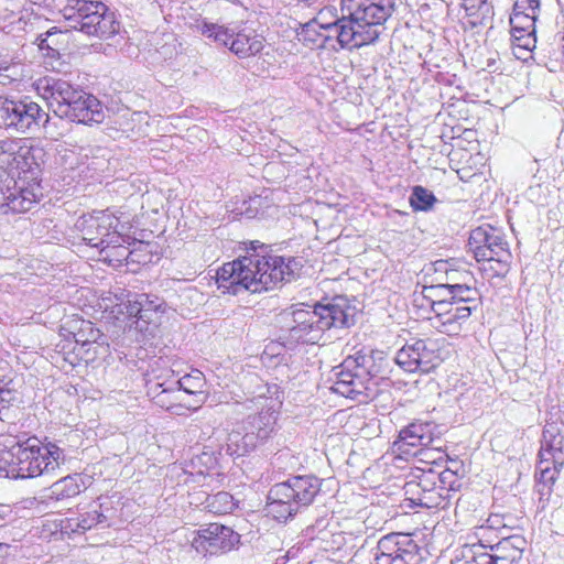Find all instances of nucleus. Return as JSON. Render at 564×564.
<instances>
[{
	"mask_svg": "<svg viewBox=\"0 0 564 564\" xmlns=\"http://www.w3.org/2000/svg\"><path fill=\"white\" fill-rule=\"evenodd\" d=\"M250 245L254 253L227 262L217 271L216 283L221 293H260L299 276L303 268L301 258L260 254L257 249L267 246L259 241Z\"/></svg>",
	"mask_w": 564,
	"mask_h": 564,
	"instance_id": "obj_1",
	"label": "nucleus"
},
{
	"mask_svg": "<svg viewBox=\"0 0 564 564\" xmlns=\"http://www.w3.org/2000/svg\"><path fill=\"white\" fill-rule=\"evenodd\" d=\"M66 462L65 451L37 437L6 436L0 443V474L11 479H31L54 474Z\"/></svg>",
	"mask_w": 564,
	"mask_h": 564,
	"instance_id": "obj_2",
	"label": "nucleus"
},
{
	"mask_svg": "<svg viewBox=\"0 0 564 564\" xmlns=\"http://www.w3.org/2000/svg\"><path fill=\"white\" fill-rule=\"evenodd\" d=\"M357 310L344 296L313 308H296L285 314V336L290 344H317L325 330L348 328L356 323Z\"/></svg>",
	"mask_w": 564,
	"mask_h": 564,
	"instance_id": "obj_3",
	"label": "nucleus"
},
{
	"mask_svg": "<svg viewBox=\"0 0 564 564\" xmlns=\"http://www.w3.org/2000/svg\"><path fill=\"white\" fill-rule=\"evenodd\" d=\"M383 362L387 360L380 351H358L347 357L335 372L336 379L330 390L359 403H368L378 393Z\"/></svg>",
	"mask_w": 564,
	"mask_h": 564,
	"instance_id": "obj_4",
	"label": "nucleus"
},
{
	"mask_svg": "<svg viewBox=\"0 0 564 564\" xmlns=\"http://www.w3.org/2000/svg\"><path fill=\"white\" fill-rule=\"evenodd\" d=\"M23 139L0 140V210L3 214L29 212L42 196L40 184L29 187H17L15 181L4 171L6 167H21V160L32 171L26 162L31 154V148L23 145Z\"/></svg>",
	"mask_w": 564,
	"mask_h": 564,
	"instance_id": "obj_5",
	"label": "nucleus"
},
{
	"mask_svg": "<svg viewBox=\"0 0 564 564\" xmlns=\"http://www.w3.org/2000/svg\"><path fill=\"white\" fill-rule=\"evenodd\" d=\"M322 481L313 475L293 476L271 487L267 512L273 519L285 522L313 503L319 494Z\"/></svg>",
	"mask_w": 564,
	"mask_h": 564,
	"instance_id": "obj_6",
	"label": "nucleus"
},
{
	"mask_svg": "<svg viewBox=\"0 0 564 564\" xmlns=\"http://www.w3.org/2000/svg\"><path fill=\"white\" fill-rule=\"evenodd\" d=\"M61 12L69 28L90 36L109 39L120 30L115 12L100 1L67 0Z\"/></svg>",
	"mask_w": 564,
	"mask_h": 564,
	"instance_id": "obj_7",
	"label": "nucleus"
},
{
	"mask_svg": "<svg viewBox=\"0 0 564 564\" xmlns=\"http://www.w3.org/2000/svg\"><path fill=\"white\" fill-rule=\"evenodd\" d=\"M394 10L395 0H340L341 13L351 17L368 44L380 37Z\"/></svg>",
	"mask_w": 564,
	"mask_h": 564,
	"instance_id": "obj_8",
	"label": "nucleus"
},
{
	"mask_svg": "<svg viewBox=\"0 0 564 564\" xmlns=\"http://www.w3.org/2000/svg\"><path fill=\"white\" fill-rule=\"evenodd\" d=\"M194 26L206 39L228 47L239 58L254 56L264 48V37L252 29H229L206 20H197Z\"/></svg>",
	"mask_w": 564,
	"mask_h": 564,
	"instance_id": "obj_9",
	"label": "nucleus"
},
{
	"mask_svg": "<svg viewBox=\"0 0 564 564\" xmlns=\"http://www.w3.org/2000/svg\"><path fill=\"white\" fill-rule=\"evenodd\" d=\"M527 540L521 534L502 538L496 545L490 546L494 553L487 552L481 543L466 544L460 550L462 564H521Z\"/></svg>",
	"mask_w": 564,
	"mask_h": 564,
	"instance_id": "obj_10",
	"label": "nucleus"
},
{
	"mask_svg": "<svg viewBox=\"0 0 564 564\" xmlns=\"http://www.w3.org/2000/svg\"><path fill=\"white\" fill-rule=\"evenodd\" d=\"M48 121V113L30 98L12 99L0 96V127L26 133L45 128Z\"/></svg>",
	"mask_w": 564,
	"mask_h": 564,
	"instance_id": "obj_11",
	"label": "nucleus"
},
{
	"mask_svg": "<svg viewBox=\"0 0 564 564\" xmlns=\"http://www.w3.org/2000/svg\"><path fill=\"white\" fill-rule=\"evenodd\" d=\"M536 473L540 482L552 486L564 466V423L546 422L541 437Z\"/></svg>",
	"mask_w": 564,
	"mask_h": 564,
	"instance_id": "obj_12",
	"label": "nucleus"
},
{
	"mask_svg": "<svg viewBox=\"0 0 564 564\" xmlns=\"http://www.w3.org/2000/svg\"><path fill=\"white\" fill-rule=\"evenodd\" d=\"M119 219L108 210H95L83 215L75 224L80 239L88 246L100 249L105 243L123 241L119 231Z\"/></svg>",
	"mask_w": 564,
	"mask_h": 564,
	"instance_id": "obj_13",
	"label": "nucleus"
},
{
	"mask_svg": "<svg viewBox=\"0 0 564 564\" xmlns=\"http://www.w3.org/2000/svg\"><path fill=\"white\" fill-rule=\"evenodd\" d=\"M422 558L411 534L392 532L378 540L371 564H421Z\"/></svg>",
	"mask_w": 564,
	"mask_h": 564,
	"instance_id": "obj_14",
	"label": "nucleus"
},
{
	"mask_svg": "<svg viewBox=\"0 0 564 564\" xmlns=\"http://www.w3.org/2000/svg\"><path fill=\"white\" fill-rule=\"evenodd\" d=\"M468 243L478 262L491 261V259L498 257L501 263L499 269L500 273L505 271L506 261L512 258L505 236L497 228L491 226L477 227L471 230Z\"/></svg>",
	"mask_w": 564,
	"mask_h": 564,
	"instance_id": "obj_15",
	"label": "nucleus"
},
{
	"mask_svg": "<svg viewBox=\"0 0 564 564\" xmlns=\"http://www.w3.org/2000/svg\"><path fill=\"white\" fill-rule=\"evenodd\" d=\"M240 543V534L230 527L209 523L196 531L192 546L203 555H219L230 552Z\"/></svg>",
	"mask_w": 564,
	"mask_h": 564,
	"instance_id": "obj_16",
	"label": "nucleus"
},
{
	"mask_svg": "<svg viewBox=\"0 0 564 564\" xmlns=\"http://www.w3.org/2000/svg\"><path fill=\"white\" fill-rule=\"evenodd\" d=\"M127 304V316L134 318L135 329L147 335H154L165 312V302L156 295L137 293Z\"/></svg>",
	"mask_w": 564,
	"mask_h": 564,
	"instance_id": "obj_17",
	"label": "nucleus"
},
{
	"mask_svg": "<svg viewBox=\"0 0 564 564\" xmlns=\"http://www.w3.org/2000/svg\"><path fill=\"white\" fill-rule=\"evenodd\" d=\"M394 361L408 372L427 373L440 361L436 343L432 339H416L412 344H405L397 351Z\"/></svg>",
	"mask_w": 564,
	"mask_h": 564,
	"instance_id": "obj_18",
	"label": "nucleus"
},
{
	"mask_svg": "<svg viewBox=\"0 0 564 564\" xmlns=\"http://www.w3.org/2000/svg\"><path fill=\"white\" fill-rule=\"evenodd\" d=\"M394 361L408 372L427 373L440 361L436 343L432 339H416L412 344H405L397 351Z\"/></svg>",
	"mask_w": 564,
	"mask_h": 564,
	"instance_id": "obj_19",
	"label": "nucleus"
},
{
	"mask_svg": "<svg viewBox=\"0 0 564 564\" xmlns=\"http://www.w3.org/2000/svg\"><path fill=\"white\" fill-rule=\"evenodd\" d=\"M432 311L435 314L434 326L438 332L448 336H458L465 330L473 307L454 305L451 300L444 297L433 304Z\"/></svg>",
	"mask_w": 564,
	"mask_h": 564,
	"instance_id": "obj_20",
	"label": "nucleus"
},
{
	"mask_svg": "<svg viewBox=\"0 0 564 564\" xmlns=\"http://www.w3.org/2000/svg\"><path fill=\"white\" fill-rule=\"evenodd\" d=\"M323 31V34H318L323 43L336 39L341 48L349 51L369 45L357 24L352 22L351 17L347 13H341V17L334 15L332 24H324Z\"/></svg>",
	"mask_w": 564,
	"mask_h": 564,
	"instance_id": "obj_21",
	"label": "nucleus"
},
{
	"mask_svg": "<svg viewBox=\"0 0 564 564\" xmlns=\"http://www.w3.org/2000/svg\"><path fill=\"white\" fill-rule=\"evenodd\" d=\"M432 425L430 423L413 422L403 427L393 442L394 451L404 455L413 454L412 448L429 446L433 441Z\"/></svg>",
	"mask_w": 564,
	"mask_h": 564,
	"instance_id": "obj_22",
	"label": "nucleus"
},
{
	"mask_svg": "<svg viewBox=\"0 0 564 564\" xmlns=\"http://www.w3.org/2000/svg\"><path fill=\"white\" fill-rule=\"evenodd\" d=\"M67 119L83 124L100 123L105 119L104 107L95 96L83 91Z\"/></svg>",
	"mask_w": 564,
	"mask_h": 564,
	"instance_id": "obj_23",
	"label": "nucleus"
},
{
	"mask_svg": "<svg viewBox=\"0 0 564 564\" xmlns=\"http://www.w3.org/2000/svg\"><path fill=\"white\" fill-rule=\"evenodd\" d=\"M70 83L54 76H45L39 79L36 89L41 96L47 101L52 111H54V104H63L70 95L75 94V89Z\"/></svg>",
	"mask_w": 564,
	"mask_h": 564,
	"instance_id": "obj_24",
	"label": "nucleus"
},
{
	"mask_svg": "<svg viewBox=\"0 0 564 564\" xmlns=\"http://www.w3.org/2000/svg\"><path fill=\"white\" fill-rule=\"evenodd\" d=\"M257 436L247 429L232 430L227 434L225 443L220 446V453L231 457H242L258 446Z\"/></svg>",
	"mask_w": 564,
	"mask_h": 564,
	"instance_id": "obj_25",
	"label": "nucleus"
},
{
	"mask_svg": "<svg viewBox=\"0 0 564 564\" xmlns=\"http://www.w3.org/2000/svg\"><path fill=\"white\" fill-rule=\"evenodd\" d=\"M539 15L530 14L525 12L513 11L510 17V24L512 28V35L517 40H523L522 47L531 50V45L534 46L535 40V22Z\"/></svg>",
	"mask_w": 564,
	"mask_h": 564,
	"instance_id": "obj_26",
	"label": "nucleus"
},
{
	"mask_svg": "<svg viewBox=\"0 0 564 564\" xmlns=\"http://www.w3.org/2000/svg\"><path fill=\"white\" fill-rule=\"evenodd\" d=\"M462 8L471 28L486 25L495 15L494 6L488 0H463Z\"/></svg>",
	"mask_w": 564,
	"mask_h": 564,
	"instance_id": "obj_27",
	"label": "nucleus"
},
{
	"mask_svg": "<svg viewBox=\"0 0 564 564\" xmlns=\"http://www.w3.org/2000/svg\"><path fill=\"white\" fill-rule=\"evenodd\" d=\"M276 423V415L274 411H261L252 416H249L248 429L249 433L257 436V442L260 443L267 440L274 430Z\"/></svg>",
	"mask_w": 564,
	"mask_h": 564,
	"instance_id": "obj_28",
	"label": "nucleus"
},
{
	"mask_svg": "<svg viewBox=\"0 0 564 564\" xmlns=\"http://www.w3.org/2000/svg\"><path fill=\"white\" fill-rule=\"evenodd\" d=\"M85 482L79 474L68 475L55 481L50 490L51 498L64 500L80 494Z\"/></svg>",
	"mask_w": 564,
	"mask_h": 564,
	"instance_id": "obj_29",
	"label": "nucleus"
},
{
	"mask_svg": "<svg viewBox=\"0 0 564 564\" xmlns=\"http://www.w3.org/2000/svg\"><path fill=\"white\" fill-rule=\"evenodd\" d=\"M451 303L457 306H469L475 311L479 303V292L467 283H448Z\"/></svg>",
	"mask_w": 564,
	"mask_h": 564,
	"instance_id": "obj_30",
	"label": "nucleus"
},
{
	"mask_svg": "<svg viewBox=\"0 0 564 564\" xmlns=\"http://www.w3.org/2000/svg\"><path fill=\"white\" fill-rule=\"evenodd\" d=\"M204 503L205 508L215 514H228L238 507L232 495L227 491H219L215 495L208 496Z\"/></svg>",
	"mask_w": 564,
	"mask_h": 564,
	"instance_id": "obj_31",
	"label": "nucleus"
},
{
	"mask_svg": "<svg viewBox=\"0 0 564 564\" xmlns=\"http://www.w3.org/2000/svg\"><path fill=\"white\" fill-rule=\"evenodd\" d=\"M123 242H126L124 237L121 242L105 243L100 248V254L113 267L119 268L123 264L129 267V247L123 246Z\"/></svg>",
	"mask_w": 564,
	"mask_h": 564,
	"instance_id": "obj_32",
	"label": "nucleus"
},
{
	"mask_svg": "<svg viewBox=\"0 0 564 564\" xmlns=\"http://www.w3.org/2000/svg\"><path fill=\"white\" fill-rule=\"evenodd\" d=\"M436 203L437 198L432 191L421 185H415L412 188L409 204L414 212H430L434 208Z\"/></svg>",
	"mask_w": 564,
	"mask_h": 564,
	"instance_id": "obj_33",
	"label": "nucleus"
},
{
	"mask_svg": "<svg viewBox=\"0 0 564 564\" xmlns=\"http://www.w3.org/2000/svg\"><path fill=\"white\" fill-rule=\"evenodd\" d=\"M452 495H448L445 487H436L432 490H427L419 499V507L426 509H445L449 506Z\"/></svg>",
	"mask_w": 564,
	"mask_h": 564,
	"instance_id": "obj_34",
	"label": "nucleus"
},
{
	"mask_svg": "<svg viewBox=\"0 0 564 564\" xmlns=\"http://www.w3.org/2000/svg\"><path fill=\"white\" fill-rule=\"evenodd\" d=\"M334 15H337L335 7L321 8L317 15L312 21L303 25L301 32L303 41H315L310 36L311 32L315 31V26H318L319 30H324V24H332Z\"/></svg>",
	"mask_w": 564,
	"mask_h": 564,
	"instance_id": "obj_35",
	"label": "nucleus"
},
{
	"mask_svg": "<svg viewBox=\"0 0 564 564\" xmlns=\"http://www.w3.org/2000/svg\"><path fill=\"white\" fill-rule=\"evenodd\" d=\"M176 384L177 388L173 391L175 394H181V391L188 394L202 393V389L205 386V377L202 371L196 369L178 379Z\"/></svg>",
	"mask_w": 564,
	"mask_h": 564,
	"instance_id": "obj_36",
	"label": "nucleus"
},
{
	"mask_svg": "<svg viewBox=\"0 0 564 564\" xmlns=\"http://www.w3.org/2000/svg\"><path fill=\"white\" fill-rule=\"evenodd\" d=\"M61 34L62 33L59 31H57L55 28H52L44 34L39 35L36 39L39 48L41 51H46L47 56L54 57L55 55H58V48L56 47L58 41L56 40V36Z\"/></svg>",
	"mask_w": 564,
	"mask_h": 564,
	"instance_id": "obj_37",
	"label": "nucleus"
},
{
	"mask_svg": "<svg viewBox=\"0 0 564 564\" xmlns=\"http://www.w3.org/2000/svg\"><path fill=\"white\" fill-rule=\"evenodd\" d=\"M151 245L147 242H135L133 249H129V265L147 264L151 262Z\"/></svg>",
	"mask_w": 564,
	"mask_h": 564,
	"instance_id": "obj_38",
	"label": "nucleus"
},
{
	"mask_svg": "<svg viewBox=\"0 0 564 564\" xmlns=\"http://www.w3.org/2000/svg\"><path fill=\"white\" fill-rule=\"evenodd\" d=\"M175 389H164L155 397V402L173 413L180 414L178 409L182 408L180 394L173 393Z\"/></svg>",
	"mask_w": 564,
	"mask_h": 564,
	"instance_id": "obj_39",
	"label": "nucleus"
},
{
	"mask_svg": "<svg viewBox=\"0 0 564 564\" xmlns=\"http://www.w3.org/2000/svg\"><path fill=\"white\" fill-rule=\"evenodd\" d=\"M437 486L445 487L448 495H451V492L457 491L462 486L457 473L453 471L449 468H446L441 473L437 471Z\"/></svg>",
	"mask_w": 564,
	"mask_h": 564,
	"instance_id": "obj_40",
	"label": "nucleus"
},
{
	"mask_svg": "<svg viewBox=\"0 0 564 564\" xmlns=\"http://www.w3.org/2000/svg\"><path fill=\"white\" fill-rule=\"evenodd\" d=\"M423 297L431 303V307L437 301L444 297H449L448 283H438L434 285L424 286L422 291Z\"/></svg>",
	"mask_w": 564,
	"mask_h": 564,
	"instance_id": "obj_41",
	"label": "nucleus"
},
{
	"mask_svg": "<svg viewBox=\"0 0 564 564\" xmlns=\"http://www.w3.org/2000/svg\"><path fill=\"white\" fill-rule=\"evenodd\" d=\"M437 471L430 467L429 469H422L421 474L414 476L413 480L421 487V491L425 494L427 490L437 487Z\"/></svg>",
	"mask_w": 564,
	"mask_h": 564,
	"instance_id": "obj_42",
	"label": "nucleus"
},
{
	"mask_svg": "<svg viewBox=\"0 0 564 564\" xmlns=\"http://www.w3.org/2000/svg\"><path fill=\"white\" fill-rule=\"evenodd\" d=\"M82 532L85 533L99 523L106 522V516L98 510H93L78 516Z\"/></svg>",
	"mask_w": 564,
	"mask_h": 564,
	"instance_id": "obj_43",
	"label": "nucleus"
},
{
	"mask_svg": "<svg viewBox=\"0 0 564 564\" xmlns=\"http://www.w3.org/2000/svg\"><path fill=\"white\" fill-rule=\"evenodd\" d=\"M83 91L84 90L76 88L75 94L70 95V97L67 98V100H65L63 104H54L53 112L61 119H67L75 107V102H77V97L82 96Z\"/></svg>",
	"mask_w": 564,
	"mask_h": 564,
	"instance_id": "obj_44",
	"label": "nucleus"
},
{
	"mask_svg": "<svg viewBox=\"0 0 564 564\" xmlns=\"http://www.w3.org/2000/svg\"><path fill=\"white\" fill-rule=\"evenodd\" d=\"M540 0H516L513 11L530 14H540Z\"/></svg>",
	"mask_w": 564,
	"mask_h": 564,
	"instance_id": "obj_45",
	"label": "nucleus"
},
{
	"mask_svg": "<svg viewBox=\"0 0 564 564\" xmlns=\"http://www.w3.org/2000/svg\"><path fill=\"white\" fill-rule=\"evenodd\" d=\"M404 492L406 499L414 506H419V499L422 498L423 492L421 491V487L416 484L415 480H409L404 485Z\"/></svg>",
	"mask_w": 564,
	"mask_h": 564,
	"instance_id": "obj_46",
	"label": "nucleus"
},
{
	"mask_svg": "<svg viewBox=\"0 0 564 564\" xmlns=\"http://www.w3.org/2000/svg\"><path fill=\"white\" fill-rule=\"evenodd\" d=\"M113 294L116 299V306H118V313L127 315V304H130L129 300H131L132 296H135L137 293L118 289Z\"/></svg>",
	"mask_w": 564,
	"mask_h": 564,
	"instance_id": "obj_47",
	"label": "nucleus"
},
{
	"mask_svg": "<svg viewBox=\"0 0 564 564\" xmlns=\"http://www.w3.org/2000/svg\"><path fill=\"white\" fill-rule=\"evenodd\" d=\"M13 400L14 392L0 381V415H2V411L6 410ZM3 421L2 416H0V423H3Z\"/></svg>",
	"mask_w": 564,
	"mask_h": 564,
	"instance_id": "obj_48",
	"label": "nucleus"
},
{
	"mask_svg": "<svg viewBox=\"0 0 564 564\" xmlns=\"http://www.w3.org/2000/svg\"><path fill=\"white\" fill-rule=\"evenodd\" d=\"M414 456H420V460L424 463H437V460L442 459V453L435 452L430 448H420L419 451L413 452Z\"/></svg>",
	"mask_w": 564,
	"mask_h": 564,
	"instance_id": "obj_49",
	"label": "nucleus"
},
{
	"mask_svg": "<svg viewBox=\"0 0 564 564\" xmlns=\"http://www.w3.org/2000/svg\"><path fill=\"white\" fill-rule=\"evenodd\" d=\"M489 263H494V264H490L489 268H484L485 271H488L490 270L492 272L491 276H505L509 270H510V262H511V258H509L507 261H506V268H505V271L502 273H500V261H499V258L496 257L494 259H491V261H488Z\"/></svg>",
	"mask_w": 564,
	"mask_h": 564,
	"instance_id": "obj_50",
	"label": "nucleus"
},
{
	"mask_svg": "<svg viewBox=\"0 0 564 564\" xmlns=\"http://www.w3.org/2000/svg\"><path fill=\"white\" fill-rule=\"evenodd\" d=\"M63 529L73 533H83L78 516L66 519Z\"/></svg>",
	"mask_w": 564,
	"mask_h": 564,
	"instance_id": "obj_51",
	"label": "nucleus"
},
{
	"mask_svg": "<svg viewBox=\"0 0 564 564\" xmlns=\"http://www.w3.org/2000/svg\"><path fill=\"white\" fill-rule=\"evenodd\" d=\"M13 551H15V546L8 543H0V564H4L6 560L13 555Z\"/></svg>",
	"mask_w": 564,
	"mask_h": 564,
	"instance_id": "obj_52",
	"label": "nucleus"
},
{
	"mask_svg": "<svg viewBox=\"0 0 564 564\" xmlns=\"http://www.w3.org/2000/svg\"><path fill=\"white\" fill-rule=\"evenodd\" d=\"M446 282L445 283H459L457 275L460 274L457 270L445 269Z\"/></svg>",
	"mask_w": 564,
	"mask_h": 564,
	"instance_id": "obj_53",
	"label": "nucleus"
},
{
	"mask_svg": "<svg viewBox=\"0 0 564 564\" xmlns=\"http://www.w3.org/2000/svg\"><path fill=\"white\" fill-rule=\"evenodd\" d=\"M0 70L2 73V76H0V84L6 85L14 79L12 75L6 74V72L10 70V67H3L0 68Z\"/></svg>",
	"mask_w": 564,
	"mask_h": 564,
	"instance_id": "obj_54",
	"label": "nucleus"
},
{
	"mask_svg": "<svg viewBox=\"0 0 564 564\" xmlns=\"http://www.w3.org/2000/svg\"><path fill=\"white\" fill-rule=\"evenodd\" d=\"M11 514V509L7 505H0V527L2 522L7 520V518Z\"/></svg>",
	"mask_w": 564,
	"mask_h": 564,
	"instance_id": "obj_55",
	"label": "nucleus"
},
{
	"mask_svg": "<svg viewBox=\"0 0 564 564\" xmlns=\"http://www.w3.org/2000/svg\"><path fill=\"white\" fill-rule=\"evenodd\" d=\"M445 269H448L447 268V261H437L436 262V271H444L445 272Z\"/></svg>",
	"mask_w": 564,
	"mask_h": 564,
	"instance_id": "obj_56",
	"label": "nucleus"
},
{
	"mask_svg": "<svg viewBox=\"0 0 564 564\" xmlns=\"http://www.w3.org/2000/svg\"><path fill=\"white\" fill-rule=\"evenodd\" d=\"M318 34H323L322 32H317V29L315 28V31L311 32V37H313L315 41H311L312 43H317L318 40H321Z\"/></svg>",
	"mask_w": 564,
	"mask_h": 564,
	"instance_id": "obj_57",
	"label": "nucleus"
},
{
	"mask_svg": "<svg viewBox=\"0 0 564 564\" xmlns=\"http://www.w3.org/2000/svg\"><path fill=\"white\" fill-rule=\"evenodd\" d=\"M393 213H394V214H398V215H400V216H408V213H402V212H400V210H394Z\"/></svg>",
	"mask_w": 564,
	"mask_h": 564,
	"instance_id": "obj_58",
	"label": "nucleus"
},
{
	"mask_svg": "<svg viewBox=\"0 0 564 564\" xmlns=\"http://www.w3.org/2000/svg\"><path fill=\"white\" fill-rule=\"evenodd\" d=\"M562 55L564 57V45L562 46Z\"/></svg>",
	"mask_w": 564,
	"mask_h": 564,
	"instance_id": "obj_59",
	"label": "nucleus"
}]
</instances>
